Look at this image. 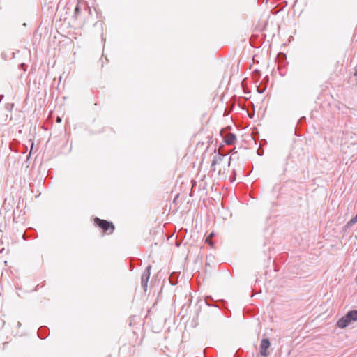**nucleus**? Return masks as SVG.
<instances>
[{"label": "nucleus", "instance_id": "1", "mask_svg": "<svg viewBox=\"0 0 357 357\" xmlns=\"http://www.w3.org/2000/svg\"><path fill=\"white\" fill-rule=\"evenodd\" d=\"M94 221L97 226L101 228L105 232H107V234H112L114 230V226L111 222L101 220L98 218H96Z\"/></svg>", "mask_w": 357, "mask_h": 357}, {"label": "nucleus", "instance_id": "2", "mask_svg": "<svg viewBox=\"0 0 357 357\" xmlns=\"http://www.w3.org/2000/svg\"><path fill=\"white\" fill-rule=\"evenodd\" d=\"M151 266L149 265L141 276V285L145 292L147 291L148 282L151 275Z\"/></svg>", "mask_w": 357, "mask_h": 357}, {"label": "nucleus", "instance_id": "3", "mask_svg": "<svg viewBox=\"0 0 357 357\" xmlns=\"http://www.w3.org/2000/svg\"><path fill=\"white\" fill-rule=\"evenodd\" d=\"M226 154H221L218 153V154H215L213 156L212 162H211V171H216V165H221L222 162L223 161L224 158H225Z\"/></svg>", "mask_w": 357, "mask_h": 357}, {"label": "nucleus", "instance_id": "4", "mask_svg": "<svg viewBox=\"0 0 357 357\" xmlns=\"http://www.w3.org/2000/svg\"><path fill=\"white\" fill-rule=\"evenodd\" d=\"M271 343L268 338H263L260 344V354L264 357H268L269 353L268 349L270 347Z\"/></svg>", "mask_w": 357, "mask_h": 357}, {"label": "nucleus", "instance_id": "5", "mask_svg": "<svg viewBox=\"0 0 357 357\" xmlns=\"http://www.w3.org/2000/svg\"><path fill=\"white\" fill-rule=\"evenodd\" d=\"M351 322L347 318V314L340 318L337 322V326L340 328H344L347 327Z\"/></svg>", "mask_w": 357, "mask_h": 357}, {"label": "nucleus", "instance_id": "6", "mask_svg": "<svg viewBox=\"0 0 357 357\" xmlns=\"http://www.w3.org/2000/svg\"><path fill=\"white\" fill-rule=\"evenodd\" d=\"M236 135L234 133L227 134L224 137L225 142L229 145L233 144L234 143V142L236 141Z\"/></svg>", "mask_w": 357, "mask_h": 357}, {"label": "nucleus", "instance_id": "7", "mask_svg": "<svg viewBox=\"0 0 357 357\" xmlns=\"http://www.w3.org/2000/svg\"><path fill=\"white\" fill-rule=\"evenodd\" d=\"M346 314L351 322L357 321V310L349 311Z\"/></svg>", "mask_w": 357, "mask_h": 357}, {"label": "nucleus", "instance_id": "8", "mask_svg": "<svg viewBox=\"0 0 357 357\" xmlns=\"http://www.w3.org/2000/svg\"><path fill=\"white\" fill-rule=\"evenodd\" d=\"M169 282L172 285H176L178 283V275L176 273H172L169 276Z\"/></svg>", "mask_w": 357, "mask_h": 357}, {"label": "nucleus", "instance_id": "9", "mask_svg": "<svg viewBox=\"0 0 357 357\" xmlns=\"http://www.w3.org/2000/svg\"><path fill=\"white\" fill-rule=\"evenodd\" d=\"M81 12V5L79 3H77L74 11L73 16L77 19L78 17V15H79Z\"/></svg>", "mask_w": 357, "mask_h": 357}, {"label": "nucleus", "instance_id": "10", "mask_svg": "<svg viewBox=\"0 0 357 357\" xmlns=\"http://www.w3.org/2000/svg\"><path fill=\"white\" fill-rule=\"evenodd\" d=\"M356 222H357V214L348 222L347 225L351 226Z\"/></svg>", "mask_w": 357, "mask_h": 357}, {"label": "nucleus", "instance_id": "11", "mask_svg": "<svg viewBox=\"0 0 357 357\" xmlns=\"http://www.w3.org/2000/svg\"><path fill=\"white\" fill-rule=\"evenodd\" d=\"M213 299L212 298L211 296H206L205 298L206 303L209 306L213 305V304L211 303V302H213Z\"/></svg>", "mask_w": 357, "mask_h": 357}, {"label": "nucleus", "instance_id": "12", "mask_svg": "<svg viewBox=\"0 0 357 357\" xmlns=\"http://www.w3.org/2000/svg\"><path fill=\"white\" fill-rule=\"evenodd\" d=\"M213 234H211L206 238V242L208 243L209 245H213V243L211 240V237L213 236Z\"/></svg>", "mask_w": 357, "mask_h": 357}, {"label": "nucleus", "instance_id": "13", "mask_svg": "<svg viewBox=\"0 0 357 357\" xmlns=\"http://www.w3.org/2000/svg\"><path fill=\"white\" fill-rule=\"evenodd\" d=\"M226 171V167H222L218 169V174L220 175L221 174H224Z\"/></svg>", "mask_w": 357, "mask_h": 357}, {"label": "nucleus", "instance_id": "14", "mask_svg": "<svg viewBox=\"0 0 357 357\" xmlns=\"http://www.w3.org/2000/svg\"><path fill=\"white\" fill-rule=\"evenodd\" d=\"M43 330H44V331H45V330H46V328H40L38 330V336L40 337V338H44V337H43V336L41 335V333L43 332Z\"/></svg>", "mask_w": 357, "mask_h": 357}, {"label": "nucleus", "instance_id": "15", "mask_svg": "<svg viewBox=\"0 0 357 357\" xmlns=\"http://www.w3.org/2000/svg\"><path fill=\"white\" fill-rule=\"evenodd\" d=\"M253 74H254V75H255V76H257L258 77H259V76H260V72L259 70H255L253 72Z\"/></svg>", "mask_w": 357, "mask_h": 357}, {"label": "nucleus", "instance_id": "16", "mask_svg": "<svg viewBox=\"0 0 357 357\" xmlns=\"http://www.w3.org/2000/svg\"><path fill=\"white\" fill-rule=\"evenodd\" d=\"M231 157H230V158H229V161H228V162H227V167H229V165H230V161H231Z\"/></svg>", "mask_w": 357, "mask_h": 357}, {"label": "nucleus", "instance_id": "17", "mask_svg": "<svg viewBox=\"0 0 357 357\" xmlns=\"http://www.w3.org/2000/svg\"><path fill=\"white\" fill-rule=\"evenodd\" d=\"M257 90H258V92H259V93H262L264 92V91H263V90L259 89V88H258V89H257Z\"/></svg>", "mask_w": 357, "mask_h": 357}, {"label": "nucleus", "instance_id": "18", "mask_svg": "<svg viewBox=\"0 0 357 357\" xmlns=\"http://www.w3.org/2000/svg\"><path fill=\"white\" fill-rule=\"evenodd\" d=\"M61 119L60 117H58L57 118V122H61Z\"/></svg>", "mask_w": 357, "mask_h": 357}, {"label": "nucleus", "instance_id": "19", "mask_svg": "<svg viewBox=\"0 0 357 357\" xmlns=\"http://www.w3.org/2000/svg\"><path fill=\"white\" fill-rule=\"evenodd\" d=\"M260 153H261V151H259V150H258L257 151V154L261 155Z\"/></svg>", "mask_w": 357, "mask_h": 357}, {"label": "nucleus", "instance_id": "20", "mask_svg": "<svg viewBox=\"0 0 357 357\" xmlns=\"http://www.w3.org/2000/svg\"><path fill=\"white\" fill-rule=\"evenodd\" d=\"M260 153H261V151H259V150H258L257 151V154L261 155Z\"/></svg>", "mask_w": 357, "mask_h": 357}, {"label": "nucleus", "instance_id": "21", "mask_svg": "<svg viewBox=\"0 0 357 357\" xmlns=\"http://www.w3.org/2000/svg\"><path fill=\"white\" fill-rule=\"evenodd\" d=\"M3 98V95L0 96L1 100Z\"/></svg>", "mask_w": 357, "mask_h": 357}, {"label": "nucleus", "instance_id": "22", "mask_svg": "<svg viewBox=\"0 0 357 357\" xmlns=\"http://www.w3.org/2000/svg\"><path fill=\"white\" fill-rule=\"evenodd\" d=\"M354 75L357 76V71L354 73Z\"/></svg>", "mask_w": 357, "mask_h": 357}]
</instances>
